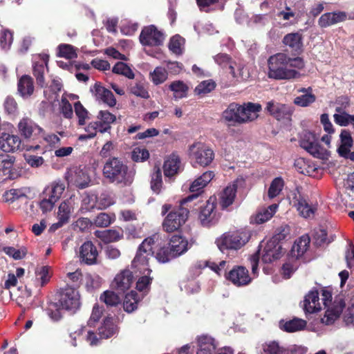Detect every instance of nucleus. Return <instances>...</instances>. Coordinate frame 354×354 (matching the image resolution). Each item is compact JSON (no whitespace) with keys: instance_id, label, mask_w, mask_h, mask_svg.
I'll list each match as a JSON object with an SVG mask.
<instances>
[{"instance_id":"nucleus-51","label":"nucleus","mask_w":354,"mask_h":354,"mask_svg":"<svg viewBox=\"0 0 354 354\" xmlns=\"http://www.w3.org/2000/svg\"><path fill=\"white\" fill-rule=\"evenodd\" d=\"M264 354H288L286 348L276 341H270L263 344Z\"/></svg>"},{"instance_id":"nucleus-32","label":"nucleus","mask_w":354,"mask_h":354,"mask_svg":"<svg viewBox=\"0 0 354 354\" xmlns=\"http://www.w3.org/2000/svg\"><path fill=\"white\" fill-rule=\"evenodd\" d=\"M180 158L176 154L170 155L163 165L164 174L167 177H171L178 174L180 169Z\"/></svg>"},{"instance_id":"nucleus-23","label":"nucleus","mask_w":354,"mask_h":354,"mask_svg":"<svg viewBox=\"0 0 354 354\" xmlns=\"http://www.w3.org/2000/svg\"><path fill=\"white\" fill-rule=\"evenodd\" d=\"M295 206L299 215L306 218H313L316 207L310 203L308 198L301 194L295 197Z\"/></svg>"},{"instance_id":"nucleus-60","label":"nucleus","mask_w":354,"mask_h":354,"mask_svg":"<svg viewBox=\"0 0 354 354\" xmlns=\"http://www.w3.org/2000/svg\"><path fill=\"white\" fill-rule=\"evenodd\" d=\"M130 92L134 95L143 99H149L150 97L145 84L141 82H136L132 85L130 88Z\"/></svg>"},{"instance_id":"nucleus-44","label":"nucleus","mask_w":354,"mask_h":354,"mask_svg":"<svg viewBox=\"0 0 354 354\" xmlns=\"http://www.w3.org/2000/svg\"><path fill=\"white\" fill-rule=\"evenodd\" d=\"M299 91L304 93V94L295 98L294 102L295 104L306 107L315 101L316 97L312 93L311 88H301Z\"/></svg>"},{"instance_id":"nucleus-8","label":"nucleus","mask_w":354,"mask_h":354,"mask_svg":"<svg viewBox=\"0 0 354 354\" xmlns=\"http://www.w3.org/2000/svg\"><path fill=\"white\" fill-rule=\"evenodd\" d=\"M188 151L191 161L201 167L210 165L214 158L213 150L206 144L201 142L191 145Z\"/></svg>"},{"instance_id":"nucleus-17","label":"nucleus","mask_w":354,"mask_h":354,"mask_svg":"<svg viewBox=\"0 0 354 354\" xmlns=\"http://www.w3.org/2000/svg\"><path fill=\"white\" fill-rule=\"evenodd\" d=\"M133 283L132 272L128 269L120 271L115 277L113 282V288L120 292H124Z\"/></svg>"},{"instance_id":"nucleus-20","label":"nucleus","mask_w":354,"mask_h":354,"mask_svg":"<svg viewBox=\"0 0 354 354\" xmlns=\"http://www.w3.org/2000/svg\"><path fill=\"white\" fill-rule=\"evenodd\" d=\"M222 117L229 126L242 124L241 104L231 103L223 112Z\"/></svg>"},{"instance_id":"nucleus-34","label":"nucleus","mask_w":354,"mask_h":354,"mask_svg":"<svg viewBox=\"0 0 354 354\" xmlns=\"http://www.w3.org/2000/svg\"><path fill=\"white\" fill-rule=\"evenodd\" d=\"M214 174L212 171L204 172L201 176L195 179L189 186L191 192H199L207 186L214 178Z\"/></svg>"},{"instance_id":"nucleus-16","label":"nucleus","mask_w":354,"mask_h":354,"mask_svg":"<svg viewBox=\"0 0 354 354\" xmlns=\"http://www.w3.org/2000/svg\"><path fill=\"white\" fill-rule=\"evenodd\" d=\"M226 278L238 287L246 286L249 284L252 280L249 275L248 270L243 266L234 267L228 272L226 275Z\"/></svg>"},{"instance_id":"nucleus-15","label":"nucleus","mask_w":354,"mask_h":354,"mask_svg":"<svg viewBox=\"0 0 354 354\" xmlns=\"http://www.w3.org/2000/svg\"><path fill=\"white\" fill-rule=\"evenodd\" d=\"M48 62V55L46 54L37 55L33 57V75L37 84L41 87L46 86L44 74L47 71Z\"/></svg>"},{"instance_id":"nucleus-6","label":"nucleus","mask_w":354,"mask_h":354,"mask_svg":"<svg viewBox=\"0 0 354 354\" xmlns=\"http://www.w3.org/2000/svg\"><path fill=\"white\" fill-rule=\"evenodd\" d=\"M250 234L243 230L227 232L223 233L215 240L218 249L224 252L229 250H239L249 240Z\"/></svg>"},{"instance_id":"nucleus-30","label":"nucleus","mask_w":354,"mask_h":354,"mask_svg":"<svg viewBox=\"0 0 354 354\" xmlns=\"http://www.w3.org/2000/svg\"><path fill=\"white\" fill-rule=\"evenodd\" d=\"M304 309L306 313H314L322 309L317 290H312L305 297L304 301Z\"/></svg>"},{"instance_id":"nucleus-18","label":"nucleus","mask_w":354,"mask_h":354,"mask_svg":"<svg viewBox=\"0 0 354 354\" xmlns=\"http://www.w3.org/2000/svg\"><path fill=\"white\" fill-rule=\"evenodd\" d=\"M262 106L259 103L247 102L241 104L242 124L256 120L259 118Z\"/></svg>"},{"instance_id":"nucleus-22","label":"nucleus","mask_w":354,"mask_h":354,"mask_svg":"<svg viewBox=\"0 0 354 354\" xmlns=\"http://www.w3.org/2000/svg\"><path fill=\"white\" fill-rule=\"evenodd\" d=\"M75 204L74 195L63 201L58 207L57 218L62 220V222L68 223L75 209Z\"/></svg>"},{"instance_id":"nucleus-26","label":"nucleus","mask_w":354,"mask_h":354,"mask_svg":"<svg viewBox=\"0 0 354 354\" xmlns=\"http://www.w3.org/2000/svg\"><path fill=\"white\" fill-rule=\"evenodd\" d=\"M97 256L98 252L96 247L91 241H86L80 247V258L86 264H95L97 261Z\"/></svg>"},{"instance_id":"nucleus-50","label":"nucleus","mask_w":354,"mask_h":354,"mask_svg":"<svg viewBox=\"0 0 354 354\" xmlns=\"http://www.w3.org/2000/svg\"><path fill=\"white\" fill-rule=\"evenodd\" d=\"M337 113L334 114L335 122L340 126H347L352 124L354 126V115H350L344 111H342L340 107L336 108Z\"/></svg>"},{"instance_id":"nucleus-37","label":"nucleus","mask_w":354,"mask_h":354,"mask_svg":"<svg viewBox=\"0 0 354 354\" xmlns=\"http://www.w3.org/2000/svg\"><path fill=\"white\" fill-rule=\"evenodd\" d=\"M277 204H272L266 208L260 209L252 218V221L257 224L263 223L270 220L277 212Z\"/></svg>"},{"instance_id":"nucleus-63","label":"nucleus","mask_w":354,"mask_h":354,"mask_svg":"<svg viewBox=\"0 0 354 354\" xmlns=\"http://www.w3.org/2000/svg\"><path fill=\"white\" fill-rule=\"evenodd\" d=\"M143 276L140 277L136 283V288L140 292H147L149 290L152 279L149 277L150 274L147 272L142 271Z\"/></svg>"},{"instance_id":"nucleus-31","label":"nucleus","mask_w":354,"mask_h":354,"mask_svg":"<svg viewBox=\"0 0 354 354\" xmlns=\"http://www.w3.org/2000/svg\"><path fill=\"white\" fill-rule=\"evenodd\" d=\"M65 190V185L61 181H54L48 185L43 192V196L49 197L57 202Z\"/></svg>"},{"instance_id":"nucleus-38","label":"nucleus","mask_w":354,"mask_h":354,"mask_svg":"<svg viewBox=\"0 0 354 354\" xmlns=\"http://www.w3.org/2000/svg\"><path fill=\"white\" fill-rule=\"evenodd\" d=\"M18 92L23 98L30 97L34 92L32 79L29 75H23L18 82Z\"/></svg>"},{"instance_id":"nucleus-28","label":"nucleus","mask_w":354,"mask_h":354,"mask_svg":"<svg viewBox=\"0 0 354 354\" xmlns=\"http://www.w3.org/2000/svg\"><path fill=\"white\" fill-rule=\"evenodd\" d=\"M169 249L173 256L178 257L185 253L188 249V241L181 236L174 235L170 239Z\"/></svg>"},{"instance_id":"nucleus-35","label":"nucleus","mask_w":354,"mask_h":354,"mask_svg":"<svg viewBox=\"0 0 354 354\" xmlns=\"http://www.w3.org/2000/svg\"><path fill=\"white\" fill-rule=\"evenodd\" d=\"M283 44L290 48L291 51L299 53L302 49V37L298 32L287 34L283 39Z\"/></svg>"},{"instance_id":"nucleus-52","label":"nucleus","mask_w":354,"mask_h":354,"mask_svg":"<svg viewBox=\"0 0 354 354\" xmlns=\"http://www.w3.org/2000/svg\"><path fill=\"white\" fill-rule=\"evenodd\" d=\"M185 39L176 35L172 37L169 43V49L174 54L179 55H181L184 50Z\"/></svg>"},{"instance_id":"nucleus-61","label":"nucleus","mask_w":354,"mask_h":354,"mask_svg":"<svg viewBox=\"0 0 354 354\" xmlns=\"http://www.w3.org/2000/svg\"><path fill=\"white\" fill-rule=\"evenodd\" d=\"M215 83L211 80H205L201 82L194 89V92L196 95H205L215 88Z\"/></svg>"},{"instance_id":"nucleus-27","label":"nucleus","mask_w":354,"mask_h":354,"mask_svg":"<svg viewBox=\"0 0 354 354\" xmlns=\"http://www.w3.org/2000/svg\"><path fill=\"white\" fill-rule=\"evenodd\" d=\"M197 344L198 348L196 354H214L217 346L215 339L206 335L198 336Z\"/></svg>"},{"instance_id":"nucleus-4","label":"nucleus","mask_w":354,"mask_h":354,"mask_svg":"<svg viewBox=\"0 0 354 354\" xmlns=\"http://www.w3.org/2000/svg\"><path fill=\"white\" fill-rule=\"evenodd\" d=\"M261 248H263L260 249L250 259L252 266V271L254 274L257 272L260 255L263 263H269L279 259L283 254L282 246L279 242L277 241L276 239H270L265 244L264 246L261 245Z\"/></svg>"},{"instance_id":"nucleus-5","label":"nucleus","mask_w":354,"mask_h":354,"mask_svg":"<svg viewBox=\"0 0 354 354\" xmlns=\"http://www.w3.org/2000/svg\"><path fill=\"white\" fill-rule=\"evenodd\" d=\"M323 305L326 308L322 322L326 325L333 324L340 316L345 302L342 297L339 296L332 301V294L329 290H323L322 292Z\"/></svg>"},{"instance_id":"nucleus-48","label":"nucleus","mask_w":354,"mask_h":354,"mask_svg":"<svg viewBox=\"0 0 354 354\" xmlns=\"http://www.w3.org/2000/svg\"><path fill=\"white\" fill-rule=\"evenodd\" d=\"M169 89L174 93V97L178 100L187 97L189 88L182 81H174L170 84Z\"/></svg>"},{"instance_id":"nucleus-64","label":"nucleus","mask_w":354,"mask_h":354,"mask_svg":"<svg viewBox=\"0 0 354 354\" xmlns=\"http://www.w3.org/2000/svg\"><path fill=\"white\" fill-rule=\"evenodd\" d=\"M100 300L104 302L107 306H114L120 301V298L113 291L106 290L100 296Z\"/></svg>"},{"instance_id":"nucleus-11","label":"nucleus","mask_w":354,"mask_h":354,"mask_svg":"<svg viewBox=\"0 0 354 354\" xmlns=\"http://www.w3.org/2000/svg\"><path fill=\"white\" fill-rule=\"evenodd\" d=\"M214 59L223 68L227 67L232 77L237 80H246L249 77L246 69L243 66L232 62L227 54H218Z\"/></svg>"},{"instance_id":"nucleus-13","label":"nucleus","mask_w":354,"mask_h":354,"mask_svg":"<svg viewBox=\"0 0 354 354\" xmlns=\"http://www.w3.org/2000/svg\"><path fill=\"white\" fill-rule=\"evenodd\" d=\"M164 39V34L153 25L145 27L140 35V41L143 46H160Z\"/></svg>"},{"instance_id":"nucleus-57","label":"nucleus","mask_w":354,"mask_h":354,"mask_svg":"<svg viewBox=\"0 0 354 354\" xmlns=\"http://www.w3.org/2000/svg\"><path fill=\"white\" fill-rule=\"evenodd\" d=\"M115 216L114 214H108L106 213H100L94 219V224L97 227H106L110 225L114 221Z\"/></svg>"},{"instance_id":"nucleus-42","label":"nucleus","mask_w":354,"mask_h":354,"mask_svg":"<svg viewBox=\"0 0 354 354\" xmlns=\"http://www.w3.org/2000/svg\"><path fill=\"white\" fill-rule=\"evenodd\" d=\"M306 325V321L301 319H293L286 322L282 320L279 322L280 328L288 333L301 330L305 328Z\"/></svg>"},{"instance_id":"nucleus-3","label":"nucleus","mask_w":354,"mask_h":354,"mask_svg":"<svg viewBox=\"0 0 354 354\" xmlns=\"http://www.w3.org/2000/svg\"><path fill=\"white\" fill-rule=\"evenodd\" d=\"M159 240L158 234H153L146 238L139 245L136 257L131 263V266L140 271L147 272L150 274L151 270L149 268V262L153 255V246Z\"/></svg>"},{"instance_id":"nucleus-53","label":"nucleus","mask_w":354,"mask_h":354,"mask_svg":"<svg viewBox=\"0 0 354 354\" xmlns=\"http://www.w3.org/2000/svg\"><path fill=\"white\" fill-rule=\"evenodd\" d=\"M3 251L10 257H12L15 260H20L24 259L27 254L28 250L24 246H21L19 248H14V247H4L3 248Z\"/></svg>"},{"instance_id":"nucleus-40","label":"nucleus","mask_w":354,"mask_h":354,"mask_svg":"<svg viewBox=\"0 0 354 354\" xmlns=\"http://www.w3.org/2000/svg\"><path fill=\"white\" fill-rule=\"evenodd\" d=\"M95 236L105 243L117 241L123 236L121 230H96L94 232Z\"/></svg>"},{"instance_id":"nucleus-14","label":"nucleus","mask_w":354,"mask_h":354,"mask_svg":"<svg viewBox=\"0 0 354 354\" xmlns=\"http://www.w3.org/2000/svg\"><path fill=\"white\" fill-rule=\"evenodd\" d=\"M59 303L63 309L75 312L80 305L78 291L72 288H65L60 295Z\"/></svg>"},{"instance_id":"nucleus-10","label":"nucleus","mask_w":354,"mask_h":354,"mask_svg":"<svg viewBox=\"0 0 354 354\" xmlns=\"http://www.w3.org/2000/svg\"><path fill=\"white\" fill-rule=\"evenodd\" d=\"M68 185L79 189L87 187L91 182V178L86 167H72L66 174Z\"/></svg>"},{"instance_id":"nucleus-43","label":"nucleus","mask_w":354,"mask_h":354,"mask_svg":"<svg viewBox=\"0 0 354 354\" xmlns=\"http://www.w3.org/2000/svg\"><path fill=\"white\" fill-rule=\"evenodd\" d=\"M94 208L97 209V196L93 193H84L82 195L80 211L84 213L92 210Z\"/></svg>"},{"instance_id":"nucleus-39","label":"nucleus","mask_w":354,"mask_h":354,"mask_svg":"<svg viewBox=\"0 0 354 354\" xmlns=\"http://www.w3.org/2000/svg\"><path fill=\"white\" fill-rule=\"evenodd\" d=\"M30 194L29 187H24L18 189H10L4 192L3 195V200L7 203H13L14 201L26 198Z\"/></svg>"},{"instance_id":"nucleus-46","label":"nucleus","mask_w":354,"mask_h":354,"mask_svg":"<svg viewBox=\"0 0 354 354\" xmlns=\"http://www.w3.org/2000/svg\"><path fill=\"white\" fill-rule=\"evenodd\" d=\"M74 111L78 126L86 125V122L91 119V114L88 110L80 102H77L74 104Z\"/></svg>"},{"instance_id":"nucleus-19","label":"nucleus","mask_w":354,"mask_h":354,"mask_svg":"<svg viewBox=\"0 0 354 354\" xmlns=\"http://www.w3.org/2000/svg\"><path fill=\"white\" fill-rule=\"evenodd\" d=\"M90 90L97 100L102 101L110 107H113L116 104V100L113 93L102 86L100 83L96 82L91 87Z\"/></svg>"},{"instance_id":"nucleus-41","label":"nucleus","mask_w":354,"mask_h":354,"mask_svg":"<svg viewBox=\"0 0 354 354\" xmlns=\"http://www.w3.org/2000/svg\"><path fill=\"white\" fill-rule=\"evenodd\" d=\"M236 192V185L233 183L227 186L221 193L220 203L221 206L227 207L234 202Z\"/></svg>"},{"instance_id":"nucleus-47","label":"nucleus","mask_w":354,"mask_h":354,"mask_svg":"<svg viewBox=\"0 0 354 354\" xmlns=\"http://www.w3.org/2000/svg\"><path fill=\"white\" fill-rule=\"evenodd\" d=\"M99 335L102 338H109L117 331V327L111 317H107L104 320L102 325L99 328Z\"/></svg>"},{"instance_id":"nucleus-24","label":"nucleus","mask_w":354,"mask_h":354,"mask_svg":"<svg viewBox=\"0 0 354 354\" xmlns=\"http://www.w3.org/2000/svg\"><path fill=\"white\" fill-rule=\"evenodd\" d=\"M266 110L278 120L288 118L291 113L289 106L274 100L266 103Z\"/></svg>"},{"instance_id":"nucleus-45","label":"nucleus","mask_w":354,"mask_h":354,"mask_svg":"<svg viewBox=\"0 0 354 354\" xmlns=\"http://www.w3.org/2000/svg\"><path fill=\"white\" fill-rule=\"evenodd\" d=\"M140 299L141 297L138 295L136 292L131 290L125 295L123 303L124 310L127 313H132L137 309Z\"/></svg>"},{"instance_id":"nucleus-1","label":"nucleus","mask_w":354,"mask_h":354,"mask_svg":"<svg viewBox=\"0 0 354 354\" xmlns=\"http://www.w3.org/2000/svg\"><path fill=\"white\" fill-rule=\"evenodd\" d=\"M268 76L276 80H290L301 77L299 70L304 67L301 57L291 58L287 54L279 53L268 59Z\"/></svg>"},{"instance_id":"nucleus-21","label":"nucleus","mask_w":354,"mask_h":354,"mask_svg":"<svg viewBox=\"0 0 354 354\" xmlns=\"http://www.w3.org/2000/svg\"><path fill=\"white\" fill-rule=\"evenodd\" d=\"M21 145V139L17 135L0 133V149L5 152H14Z\"/></svg>"},{"instance_id":"nucleus-36","label":"nucleus","mask_w":354,"mask_h":354,"mask_svg":"<svg viewBox=\"0 0 354 354\" xmlns=\"http://www.w3.org/2000/svg\"><path fill=\"white\" fill-rule=\"evenodd\" d=\"M310 244V238L308 235H303L297 239L292 247L290 255L293 258L301 257L308 250Z\"/></svg>"},{"instance_id":"nucleus-58","label":"nucleus","mask_w":354,"mask_h":354,"mask_svg":"<svg viewBox=\"0 0 354 354\" xmlns=\"http://www.w3.org/2000/svg\"><path fill=\"white\" fill-rule=\"evenodd\" d=\"M114 73L122 75L129 79H133L135 75L131 68L125 63L119 62L113 67Z\"/></svg>"},{"instance_id":"nucleus-56","label":"nucleus","mask_w":354,"mask_h":354,"mask_svg":"<svg viewBox=\"0 0 354 354\" xmlns=\"http://www.w3.org/2000/svg\"><path fill=\"white\" fill-rule=\"evenodd\" d=\"M15 158L13 156L9 154H1L0 155V171L4 174L10 172L12 169Z\"/></svg>"},{"instance_id":"nucleus-49","label":"nucleus","mask_w":354,"mask_h":354,"mask_svg":"<svg viewBox=\"0 0 354 354\" xmlns=\"http://www.w3.org/2000/svg\"><path fill=\"white\" fill-rule=\"evenodd\" d=\"M85 134H81L78 136V140L84 141L95 138L97 133L100 132V127L99 124L96 122H91L88 124L84 126Z\"/></svg>"},{"instance_id":"nucleus-9","label":"nucleus","mask_w":354,"mask_h":354,"mask_svg":"<svg viewBox=\"0 0 354 354\" xmlns=\"http://www.w3.org/2000/svg\"><path fill=\"white\" fill-rule=\"evenodd\" d=\"M188 214V209L183 207L169 212L162 224L164 230L167 232L178 230L185 223Z\"/></svg>"},{"instance_id":"nucleus-7","label":"nucleus","mask_w":354,"mask_h":354,"mask_svg":"<svg viewBox=\"0 0 354 354\" xmlns=\"http://www.w3.org/2000/svg\"><path fill=\"white\" fill-rule=\"evenodd\" d=\"M299 143L304 149L315 158L327 160L330 156V151L320 146L317 138L310 131H304L301 133Z\"/></svg>"},{"instance_id":"nucleus-12","label":"nucleus","mask_w":354,"mask_h":354,"mask_svg":"<svg viewBox=\"0 0 354 354\" xmlns=\"http://www.w3.org/2000/svg\"><path fill=\"white\" fill-rule=\"evenodd\" d=\"M219 218L216 205L211 200L207 201L198 215V220L201 225L205 227L215 225L218 222Z\"/></svg>"},{"instance_id":"nucleus-25","label":"nucleus","mask_w":354,"mask_h":354,"mask_svg":"<svg viewBox=\"0 0 354 354\" xmlns=\"http://www.w3.org/2000/svg\"><path fill=\"white\" fill-rule=\"evenodd\" d=\"M21 134L26 138L40 134L42 129L28 118H23L18 124Z\"/></svg>"},{"instance_id":"nucleus-55","label":"nucleus","mask_w":354,"mask_h":354,"mask_svg":"<svg viewBox=\"0 0 354 354\" xmlns=\"http://www.w3.org/2000/svg\"><path fill=\"white\" fill-rule=\"evenodd\" d=\"M167 71L162 67H156L153 72L150 73V78L152 82L158 85L163 83L167 79Z\"/></svg>"},{"instance_id":"nucleus-33","label":"nucleus","mask_w":354,"mask_h":354,"mask_svg":"<svg viewBox=\"0 0 354 354\" xmlns=\"http://www.w3.org/2000/svg\"><path fill=\"white\" fill-rule=\"evenodd\" d=\"M96 121L100 127V132L103 133L111 129V124L115 122L116 116L108 111H100Z\"/></svg>"},{"instance_id":"nucleus-62","label":"nucleus","mask_w":354,"mask_h":354,"mask_svg":"<svg viewBox=\"0 0 354 354\" xmlns=\"http://www.w3.org/2000/svg\"><path fill=\"white\" fill-rule=\"evenodd\" d=\"M59 57L72 59L77 57L76 49L70 44H61L58 47Z\"/></svg>"},{"instance_id":"nucleus-2","label":"nucleus","mask_w":354,"mask_h":354,"mask_svg":"<svg viewBox=\"0 0 354 354\" xmlns=\"http://www.w3.org/2000/svg\"><path fill=\"white\" fill-rule=\"evenodd\" d=\"M103 174L111 183L127 186L133 183L136 171L128 167L118 158H113L105 163Z\"/></svg>"},{"instance_id":"nucleus-59","label":"nucleus","mask_w":354,"mask_h":354,"mask_svg":"<svg viewBox=\"0 0 354 354\" xmlns=\"http://www.w3.org/2000/svg\"><path fill=\"white\" fill-rule=\"evenodd\" d=\"M284 185L283 180L277 177L275 178L271 183L268 189V195L270 198H273L277 196L281 192Z\"/></svg>"},{"instance_id":"nucleus-54","label":"nucleus","mask_w":354,"mask_h":354,"mask_svg":"<svg viewBox=\"0 0 354 354\" xmlns=\"http://www.w3.org/2000/svg\"><path fill=\"white\" fill-rule=\"evenodd\" d=\"M162 185V173L159 167H154L151 174V188L156 194H159Z\"/></svg>"},{"instance_id":"nucleus-29","label":"nucleus","mask_w":354,"mask_h":354,"mask_svg":"<svg viewBox=\"0 0 354 354\" xmlns=\"http://www.w3.org/2000/svg\"><path fill=\"white\" fill-rule=\"evenodd\" d=\"M346 14L344 12H326L322 15L319 19L318 24L319 26L326 28L335 24L345 21Z\"/></svg>"}]
</instances>
